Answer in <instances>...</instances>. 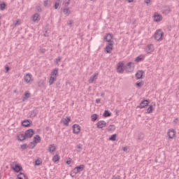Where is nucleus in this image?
<instances>
[{"mask_svg":"<svg viewBox=\"0 0 179 179\" xmlns=\"http://www.w3.org/2000/svg\"><path fill=\"white\" fill-rule=\"evenodd\" d=\"M34 135V130L33 129H29L27 130L24 133H20L17 135L18 141L20 142L29 139V138H33V136Z\"/></svg>","mask_w":179,"mask_h":179,"instance_id":"1","label":"nucleus"},{"mask_svg":"<svg viewBox=\"0 0 179 179\" xmlns=\"http://www.w3.org/2000/svg\"><path fill=\"white\" fill-rule=\"evenodd\" d=\"M58 77V69H55L50 75V78L48 83L50 86L54 83L57 80V78Z\"/></svg>","mask_w":179,"mask_h":179,"instance_id":"2","label":"nucleus"},{"mask_svg":"<svg viewBox=\"0 0 179 179\" xmlns=\"http://www.w3.org/2000/svg\"><path fill=\"white\" fill-rule=\"evenodd\" d=\"M163 36H164V32L162 29H158L155 31L154 37L157 41H162L163 40Z\"/></svg>","mask_w":179,"mask_h":179,"instance_id":"3","label":"nucleus"},{"mask_svg":"<svg viewBox=\"0 0 179 179\" xmlns=\"http://www.w3.org/2000/svg\"><path fill=\"white\" fill-rule=\"evenodd\" d=\"M85 170V165L81 164L79 166H76L73 169V170L71 172V174H73V176H76L78 173H80L81 171H83Z\"/></svg>","mask_w":179,"mask_h":179,"instance_id":"4","label":"nucleus"},{"mask_svg":"<svg viewBox=\"0 0 179 179\" xmlns=\"http://www.w3.org/2000/svg\"><path fill=\"white\" fill-rule=\"evenodd\" d=\"M24 80L26 83H31V82H33V75L30 73H27L24 76Z\"/></svg>","mask_w":179,"mask_h":179,"instance_id":"5","label":"nucleus"},{"mask_svg":"<svg viewBox=\"0 0 179 179\" xmlns=\"http://www.w3.org/2000/svg\"><path fill=\"white\" fill-rule=\"evenodd\" d=\"M117 72L118 73H124V62H120L117 64Z\"/></svg>","mask_w":179,"mask_h":179,"instance_id":"6","label":"nucleus"},{"mask_svg":"<svg viewBox=\"0 0 179 179\" xmlns=\"http://www.w3.org/2000/svg\"><path fill=\"white\" fill-rule=\"evenodd\" d=\"M145 50L147 52V54H150L153 52V51H155V46L153 45V44L148 45Z\"/></svg>","mask_w":179,"mask_h":179,"instance_id":"7","label":"nucleus"},{"mask_svg":"<svg viewBox=\"0 0 179 179\" xmlns=\"http://www.w3.org/2000/svg\"><path fill=\"white\" fill-rule=\"evenodd\" d=\"M167 135L169 139H174V138H176V130L173 129H169Z\"/></svg>","mask_w":179,"mask_h":179,"instance_id":"8","label":"nucleus"},{"mask_svg":"<svg viewBox=\"0 0 179 179\" xmlns=\"http://www.w3.org/2000/svg\"><path fill=\"white\" fill-rule=\"evenodd\" d=\"M114 45V43L110 42L108 43L106 46V51L108 54H110L111 51H113V46Z\"/></svg>","mask_w":179,"mask_h":179,"instance_id":"9","label":"nucleus"},{"mask_svg":"<svg viewBox=\"0 0 179 179\" xmlns=\"http://www.w3.org/2000/svg\"><path fill=\"white\" fill-rule=\"evenodd\" d=\"M40 14L35 13L31 17V20L34 21V23H38L40 22Z\"/></svg>","mask_w":179,"mask_h":179,"instance_id":"10","label":"nucleus"},{"mask_svg":"<svg viewBox=\"0 0 179 179\" xmlns=\"http://www.w3.org/2000/svg\"><path fill=\"white\" fill-rule=\"evenodd\" d=\"M154 22H162V20L163 19V17H162V15L155 13L154 16Z\"/></svg>","mask_w":179,"mask_h":179,"instance_id":"11","label":"nucleus"},{"mask_svg":"<svg viewBox=\"0 0 179 179\" xmlns=\"http://www.w3.org/2000/svg\"><path fill=\"white\" fill-rule=\"evenodd\" d=\"M98 128H104L106 125H107V123L104 120H100L96 124Z\"/></svg>","mask_w":179,"mask_h":179,"instance_id":"12","label":"nucleus"},{"mask_svg":"<svg viewBox=\"0 0 179 179\" xmlns=\"http://www.w3.org/2000/svg\"><path fill=\"white\" fill-rule=\"evenodd\" d=\"M73 134H79V132H80V126H79V124H74L73 126Z\"/></svg>","mask_w":179,"mask_h":179,"instance_id":"13","label":"nucleus"},{"mask_svg":"<svg viewBox=\"0 0 179 179\" xmlns=\"http://www.w3.org/2000/svg\"><path fill=\"white\" fill-rule=\"evenodd\" d=\"M105 40L106 41H107V43H114L113 41V34H108L106 36H105Z\"/></svg>","mask_w":179,"mask_h":179,"instance_id":"14","label":"nucleus"},{"mask_svg":"<svg viewBox=\"0 0 179 179\" xmlns=\"http://www.w3.org/2000/svg\"><path fill=\"white\" fill-rule=\"evenodd\" d=\"M99 73H94L93 76H92L90 78V80H89V83H93V82H94V80H96L97 79V76H98Z\"/></svg>","mask_w":179,"mask_h":179,"instance_id":"15","label":"nucleus"},{"mask_svg":"<svg viewBox=\"0 0 179 179\" xmlns=\"http://www.w3.org/2000/svg\"><path fill=\"white\" fill-rule=\"evenodd\" d=\"M48 150L50 153H54V152L57 150V147H55V144H50L48 147Z\"/></svg>","mask_w":179,"mask_h":179,"instance_id":"16","label":"nucleus"},{"mask_svg":"<svg viewBox=\"0 0 179 179\" xmlns=\"http://www.w3.org/2000/svg\"><path fill=\"white\" fill-rule=\"evenodd\" d=\"M148 104H149V101L144 100L140 103L139 108H145Z\"/></svg>","mask_w":179,"mask_h":179,"instance_id":"17","label":"nucleus"},{"mask_svg":"<svg viewBox=\"0 0 179 179\" xmlns=\"http://www.w3.org/2000/svg\"><path fill=\"white\" fill-rule=\"evenodd\" d=\"M31 124V121L30 120H25L22 122V125L23 127H30Z\"/></svg>","mask_w":179,"mask_h":179,"instance_id":"18","label":"nucleus"},{"mask_svg":"<svg viewBox=\"0 0 179 179\" xmlns=\"http://www.w3.org/2000/svg\"><path fill=\"white\" fill-rule=\"evenodd\" d=\"M143 76V71H138L136 73V79H142Z\"/></svg>","mask_w":179,"mask_h":179,"instance_id":"19","label":"nucleus"},{"mask_svg":"<svg viewBox=\"0 0 179 179\" xmlns=\"http://www.w3.org/2000/svg\"><path fill=\"white\" fill-rule=\"evenodd\" d=\"M143 59H145V55H141L136 58L135 62H141V61H143Z\"/></svg>","mask_w":179,"mask_h":179,"instance_id":"20","label":"nucleus"},{"mask_svg":"<svg viewBox=\"0 0 179 179\" xmlns=\"http://www.w3.org/2000/svg\"><path fill=\"white\" fill-rule=\"evenodd\" d=\"M34 143H40L41 142V137H40L38 135H36L34 137Z\"/></svg>","mask_w":179,"mask_h":179,"instance_id":"21","label":"nucleus"},{"mask_svg":"<svg viewBox=\"0 0 179 179\" xmlns=\"http://www.w3.org/2000/svg\"><path fill=\"white\" fill-rule=\"evenodd\" d=\"M63 13L66 16H68L69 15H71V10H69V8L64 7V8L63 9Z\"/></svg>","mask_w":179,"mask_h":179,"instance_id":"22","label":"nucleus"},{"mask_svg":"<svg viewBox=\"0 0 179 179\" xmlns=\"http://www.w3.org/2000/svg\"><path fill=\"white\" fill-rule=\"evenodd\" d=\"M54 3L55 9H58V8H59V5H61V0H55Z\"/></svg>","mask_w":179,"mask_h":179,"instance_id":"23","label":"nucleus"},{"mask_svg":"<svg viewBox=\"0 0 179 179\" xmlns=\"http://www.w3.org/2000/svg\"><path fill=\"white\" fill-rule=\"evenodd\" d=\"M29 97H30V92H29V91H26L22 98V101H25V100H27V99H29Z\"/></svg>","mask_w":179,"mask_h":179,"instance_id":"24","label":"nucleus"},{"mask_svg":"<svg viewBox=\"0 0 179 179\" xmlns=\"http://www.w3.org/2000/svg\"><path fill=\"white\" fill-rule=\"evenodd\" d=\"M41 164H43V160L41 158L35 159V166H41Z\"/></svg>","mask_w":179,"mask_h":179,"instance_id":"25","label":"nucleus"},{"mask_svg":"<svg viewBox=\"0 0 179 179\" xmlns=\"http://www.w3.org/2000/svg\"><path fill=\"white\" fill-rule=\"evenodd\" d=\"M70 121H71V117L64 118L63 120H62V122H63L64 125H68Z\"/></svg>","mask_w":179,"mask_h":179,"instance_id":"26","label":"nucleus"},{"mask_svg":"<svg viewBox=\"0 0 179 179\" xmlns=\"http://www.w3.org/2000/svg\"><path fill=\"white\" fill-rule=\"evenodd\" d=\"M131 65H132V62H129L127 64V72H132V71H134V69L131 67Z\"/></svg>","mask_w":179,"mask_h":179,"instance_id":"27","label":"nucleus"},{"mask_svg":"<svg viewBox=\"0 0 179 179\" xmlns=\"http://www.w3.org/2000/svg\"><path fill=\"white\" fill-rule=\"evenodd\" d=\"M13 170L15 171L17 173H19L20 170H22V168L19 164H15V166L13 167Z\"/></svg>","mask_w":179,"mask_h":179,"instance_id":"28","label":"nucleus"},{"mask_svg":"<svg viewBox=\"0 0 179 179\" xmlns=\"http://www.w3.org/2000/svg\"><path fill=\"white\" fill-rule=\"evenodd\" d=\"M69 3H71V0H64L63 2V6H64V8H68V6H69Z\"/></svg>","mask_w":179,"mask_h":179,"instance_id":"29","label":"nucleus"},{"mask_svg":"<svg viewBox=\"0 0 179 179\" xmlns=\"http://www.w3.org/2000/svg\"><path fill=\"white\" fill-rule=\"evenodd\" d=\"M52 162L54 163H57V162H59V155H55L53 157H52Z\"/></svg>","mask_w":179,"mask_h":179,"instance_id":"30","label":"nucleus"},{"mask_svg":"<svg viewBox=\"0 0 179 179\" xmlns=\"http://www.w3.org/2000/svg\"><path fill=\"white\" fill-rule=\"evenodd\" d=\"M17 178L18 179H27L24 173H20V174L17 175Z\"/></svg>","mask_w":179,"mask_h":179,"instance_id":"31","label":"nucleus"},{"mask_svg":"<svg viewBox=\"0 0 179 179\" xmlns=\"http://www.w3.org/2000/svg\"><path fill=\"white\" fill-rule=\"evenodd\" d=\"M97 118H99V115H97V114H93L91 115V120L93 122H94Z\"/></svg>","mask_w":179,"mask_h":179,"instance_id":"32","label":"nucleus"},{"mask_svg":"<svg viewBox=\"0 0 179 179\" xmlns=\"http://www.w3.org/2000/svg\"><path fill=\"white\" fill-rule=\"evenodd\" d=\"M36 143H34V141H32L29 143V149H34V148H36Z\"/></svg>","mask_w":179,"mask_h":179,"instance_id":"33","label":"nucleus"},{"mask_svg":"<svg viewBox=\"0 0 179 179\" xmlns=\"http://www.w3.org/2000/svg\"><path fill=\"white\" fill-rule=\"evenodd\" d=\"M147 113L148 114H150L151 113H153V106L150 105L148 108L147 109Z\"/></svg>","mask_w":179,"mask_h":179,"instance_id":"34","label":"nucleus"},{"mask_svg":"<svg viewBox=\"0 0 179 179\" xmlns=\"http://www.w3.org/2000/svg\"><path fill=\"white\" fill-rule=\"evenodd\" d=\"M108 131H115V125L114 124L110 125L108 128Z\"/></svg>","mask_w":179,"mask_h":179,"instance_id":"35","label":"nucleus"},{"mask_svg":"<svg viewBox=\"0 0 179 179\" xmlns=\"http://www.w3.org/2000/svg\"><path fill=\"white\" fill-rule=\"evenodd\" d=\"M6 8V4H5V3H0V10H5Z\"/></svg>","mask_w":179,"mask_h":179,"instance_id":"36","label":"nucleus"},{"mask_svg":"<svg viewBox=\"0 0 179 179\" xmlns=\"http://www.w3.org/2000/svg\"><path fill=\"white\" fill-rule=\"evenodd\" d=\"M78 152H82V149H83V145L82 144H78L77 145Z\"/></svg>","mask_w":179,"mask_h":179,"instance_id":"37","label":"nucleus"},{"mask_svg":"<svg viewBox=\"0 0 179 179\" xmlns=\"http://www.w3.org/2000/svg\"><path fill=\"white\" fill-rule=\"evenodd\" d=\"M163 13H170V8L166 7V8L163 9Z\"/></svg>","mask_w":179,"mask_h":179,"instance_id":"38","label":"nucleus"},{"mask_svg":"<svg viewBox=\"0 0 179 179\" xmlns=\"http://www.w3.org/2000/svg\"><path fill=\"white\" fill-rule=\"evenodd\" d=\"M103 115L104 117H110V115H111V113L108 110H105Z\"/></svg>","mask_w":179,"mask_h":179,"instance_id":"39","label":"nucleus"},{"mask_svg":"<svg viewBox=\"0 0 179 179\" xmlns=\"http://www.w3.org/2000/svg\"><path fill=\"white\" fill-rule=\"evenodd\" d=\"M116 138H117V134H113V135H112V136L110 137L109 141H115Z\"/></svg>","mask_w":179,"mask_h":179,"instance_id":"40","label":"nucleus"},{"mask_svg":"<svg viewBox=\"0 0 179 179\" xmlns=\"http://www.w3.org/2000/svg\"><path fill=\"white\" fill-rule=\"evenodd\" d=\"M61 59H62V57L59 56L55 60V64H57V65H58V64H59V62H61Z\"/></svg>","mask_w":179,"mask_h":179,"instance_id":"41","label":"nucleus"},{"mask_svg":"<svg viewBox=\"0 0 179 179\" xmlns=\"http://www.w3.org/2000/svg\"><path fill=\"white\" fill-rule=\"evenodd\" d=\"M136 87H142V86H143V83L140 82V83H136Z\"/></svg>","mask_w":179,"mask_h":179,"instance_id":"42","label":"nucleus"},{"mask_svg":"<svg viewBox=\"0 0 179 179\" xmlns=\"http://www.w3.org/2000/svg\"><path fill=\"white\" fill-rule=\"evenodd\" d=\"M36 10L37 11V12H41V6H37L36 7Z\"/></svg>","mask_w":179,"mask_h":179,"instance_id":"43","label":"nucleus"},{"mask_svg":"<svg viewBox=\"0 0 179 179\" xmlns=\"http://www.w3.org/2000/svg\"><path fill=\"white\" fill-rule=\"evenodd\" d=\"M43 5L44 6H48V0H44Z\"/></svg>","mask_w":179,"mask_h":179,"instance_id":"44","label":"nucleus"},{"mask_svg":"<svg viewBox=\"0 0 179 179\" xmlns=\"http://www.w3.org/2000/svg\"><path fill=\"white\" fill-rule=\"evenodd\" d=\"M112 179H121V176H113Z\"/></svg>","mask_w":179,"mask_h":179,"instance_id":"45","label":"nucleus"},{"mask_svg":"<svg viewBox=\"0 0 179 179\" xmlns=\"http://www.w3.org/2000/svg\"><path fill=\"white\" fill-rule=\"evenodd\" d=\"M19 25H20V20H17L15 23V26H19Z\"/></svg>","mask_w":179,"mask_h":179,"instance_id":"46","label":"nucleus"},{"mask_svg":"<svg viewBox=\"0 0 179 179\" xmlns=\"http://www.w3.org/2000/svg\"><path fill=\"white\" fill-rule=\"evenodd\" d=\"M21 148L24 150V149H27V144H23L21 145Z\"/></svg>","mask_w":179,"mask_h":179,"instance_id":"47","label":"nucleus"},{"mask_svg":"<svg viewBox=\"0 0 179 179\" xmlns=\"http://www.w3.org/2000/svg\"><path fill=\"white\" fill-rule=\"evenodd\" d=\"M5 69H6V72L8 73V72H9V69H10V68H9V67L8 66V65H6V66H5Z\"/></svg>","mask_w":179,"mask_h":179,"instance_id":"48","label":"nucleus"},{"mask_svg":"<svg viewBox=\"0 0 179 179\" xmlns=\"http://www.w3.org/2000/svg\"><path fill=\"white\" fill-rule=\"evenodd\" d=\"M73 22H72V21H69L68 23H67V24L70 27H72V24H73Z\"/></svg>","mask_w":179,"mask_h":179,"instance_id":"49","label":"nucleus"},{"mask_svg":"<svg viewBox=\"0 0 179 179\" xmlns=\"http://www.w3.org/2000/svg\"><path fill=\"white\" fill-rule=\"evenodd\" d=\"M100 101H101V100L100 99H96V103L97 104L100 103Z\"/></svg>","mask_w":179,"mask_h":179,"instance_id":"50","label":"nucleus"},{"mask_svg":"<svg viewBox=\"0 0 179 179\" xmlns=\"http://www.w3.org/2000/svg\"><path fill=\"white\" fill-rule=\"evenodd\" d=\"M145 3H147V5H149V3H150V0H145Z\"/></svg>","mask_w":179,"mask_h":179,"instance_id":"51","label":"nucleus"},{"mask_svg":"<svg viewBox=\"0 0 179 179\" xmlns=\"http://www.w3.org/2000/svg\"><path fill=\"white\" fill-rule=\"evenodd\" d=\"M41 52H42V54H44V52H45V48L41 49Z\"/></svg>","mask_w":179,"mask_h":179,"instance_id":"52","label":"nucleus"},{"mask_svg":"<svg viewBox=\"0 0 179 179\" xmlns=\"http://www.w3.org/2000/svg\"><path fill=\"white\" fill-rule=\"evenodd\" d=\"M71 158H69V159L67 160L66 163V164H71Z\"/></svg>","mask_w":179,"mask_h":179,"instance_id":"53","label":"nucleus"},{"mask_svg":"<svg viewBox=\"0 0 179 179\" xmlns=\"http://www.w3.org/2000/svg\"><path fill=\"white\" fill-rule=\"evenodd\" d=\"M173 122H175V124H177L178 122V118H176L174 120H173Z\"/></svg>","mask_w":179,"mask_h":179,"instance_id":"54","label":"nucleus"},{"mask_svg":"<svg viewBox=\"0 0 179 179\" xmlns=\"http://www.w3.org/2000/svg\"><path fill=\"white\" fill-rule=\"evenodd\" d=\"M127 150H128V148H127V147L123 148V151L124 152H127Z\"/></svg>","mask_w":179,"mask_h":179,"instance_id":"55","label":"nucleus"},{"mask_svg":"<svg viewBox=\"0 0 179 179\" xmlns=\"http://www.w3.org/2000/svg\"><path fill=\"white\" fill-rule=\"evenodd\" d=\"M127 1L129 3H131V2H134V0H127Z\"/></svg>","mask_w":179,"mask_h":179,"instance_id":"56","label":"nucleus"},{"mask_svg":"<svg viewBox=\"0 0 179 179\" xmlns=\"http://www.w3.org/2000/svg\"><path fill=\"white\" fill-rule=\"evenodd\" d=\"M101 97H104V93H102V94H101Z\"/></svg>","mask_w":179,"mask_h":179,"instance_id":"57","label":"nucleus"},{"mask_svg":"<svg viewBox=\"0 0 179 179\" xmlns=\"http://www.w3.org/2000/svg\"><path fill=\"white\" fill-rule=\"evenodd\" d=\"M90 1H93V0H90Z\"/></svg>","mask_w":179,"mask_h":179,"instance_id":"58","label":"nucleus"},{"mask_svg":"<svg viewBox=\"0 0 179 179\" xmlns=\"http://www.w3.org/2000/svg\"><path fill=\"white\" fill-rule=\"evenodd\" d=\"M0 19H1V16H0Z\"/></svg>","mask_w":179,"mask_h":179,"instance_id":"59","label":"nucleus"}]
</instances>
